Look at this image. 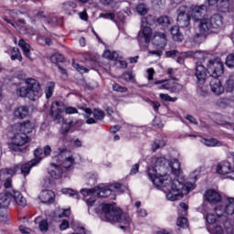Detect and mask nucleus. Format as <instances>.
<instances>
[{
  "label": "nucleus",
  "instance_id": "f257e3e1",
  "mask_svg": "<svg viewBox=\"0 0 234 234\" xmlns=\"http://www.w3.org/2000/svg\"><path fill=\"white\" fill-rule=\"evenodd\" d=\"M154 166H149L147 169V175L151 182L156 187H160L161 190L165 193L166 199L170 202H175L184 198V191L189 193L192 189H195V184L186 182L185 185L178 181V179H173L171 176L165 174H158L160 169H164L167 160L165 157H159L154 159Z\"/></svg>",
  "mask_w": 234,
  "mask_h": 234
},
{
  "label": "nucleus",
  "instance_id": "f03ea898",
  "mask_svg": "<svg viewBox=\"0 0 234 234\" xmlns=\"http://www.w3.org/2000/svg\"><path fill=\"white\" fill-rule=\"evenodd\" d=\"M102 217L106 222H111V224H116L118 222L121 229H127L131 226V218L129 215L123 213L122 209L112 204L102 205Z\"/></svg>",
  "mask_w": 234,
  "mask_h": 234
},
{
  "label": "nucleus",
  "instance_id": "7ed1b4c3",
  "mask_svg": "<svg viewBox=\"0 0 234 234\" xmlns=\"http://www.w3.org/2000/svg\"><path fill=\"white\" fill-rule=\"evenodd\" d=\"M188 56H193L198 61H204L211 78L218 79L224 74V63L220 58L209 59L207 58L209 54L201 51L188 52Z\"/></svg>",
  "mask_w": 234,
  "mask_h": 234
},
{
  "label": "nucleus",
  "instance_id": "20e7f679",
  "mask_svg": "<svg viewBox=\"0 0 234 234\" xmlns=\"http://www.w3.org/2000/svg\"><path fill=\"white\" fill-rule=\"evenodd\" d=\"M16 95L20 98H28L31 101H36L41 96V86L34 79H27L25 83L16 88Z\"/></svg>",
  "mask_w": 234,
  "mask_h": 234
},
{
  "label": "nucleus",
  "instance_id": "39448f33",
  "mask_svg": "<svg viewBox=\"0 0 234 234\" xmlns=\"http://www.w3.org/2000/svg\"><path fill=\"white\" fill-rule=\"evenodd\" d=\"M120 189H122V185L115 183L110 186L100 185L91 189L84 188L80 190V193L83 197L91 195L92 197H98L99 198H107V197L113 195L112 198L114 200V198H116L115 195L116 193H120Z\"/></svg>",
  "mask_w": 234,
  "mask_h": 234
},
{
  "label": "nucleus",
  "instance_id": "423d86ee",
  "mask_svg": "<svg viewBox=\"0 0 234 234\" xmlns=\"http://www.w3.org/2000/svg\"><path fill=\"white\" fill-rule=\"evenodd\" d=\"M52 161L61 165L64 169H72L74 164H76L72 154L65 146L58 148L53 152Z\"/></svg>",
  "mask_w": 234,
  "mask_h": 234
},
{
  "label": "nucleus",
  "instance_id": "0eeeda50",
  "mask_svg": "<svg viewBox=\"0 0 234 234\" xmlns=\"http://www.w3.org/2000/svg\"><path fill=\"white\" fill-rule=\"evenodd\" d=\"M177 25L181 28H187L191 25V7L187 5H180L176 11Z\"/></svg>",
  "mask_w": 234,
  "mask_h": 234
},
{
  "label": "nucleus",
  "instance_id": "6e6552de",
  "mask_svg": "<svg viewBox=\"0 0 234 234\" xmlns=\"http://www.w3.org/2000/svg\"><path fill=\"white\" fill-rule=\"evenodd\" d=\"M34 154H35V159H33L24 165H21V174L24 175V176L30 175V170L32 169V167H36V165L37 164H39V162H41V160H43V155H45L43 154V149H41V148H37L34 151Z\"/></svg>",
  "mask_w": 234,
  "mask_h": 234
},
{
  "label": "nucleus",
  "instance_id": "1a4fd4ad",
  "mask_svg": "<svg viewBox=\"0 0 234 234\" xmlns=\"http://www.w3.org/2000/svg\"><path fill=\"white\" fill-rule=\"evenodd\" d=\"M82 111L86 113V117L88 118L86 120V123L88 125H92V123H96V120H103L105 118V112L100 109H94L93 112L90 110V108L87 107H80Z\"/></svg>",
  "mask_w": 234,
  "mask_h": 234
},
{
  "label": "nucleus",
  "instance_id": "9d476101",
  "mask_svg": "<svg viewBox=\"0 0 234 234\" xmlns=\"http://www.w3.org/2000/svg\"><path fill=\"white\" fill-rule=\"evenodd\" d=\"M141 23H142V30L139 31V34H138L139 45H142L144 41V43H150L151 36H153V29L147 27V18L143 17L141 19Z\"/></svg>",
  "mask_w": 234,
  "mask_h": 234
},
{
  "label": "nucleus",
  "instance_id": "9b49d317",
  "mask_svg": "<svg viewBox=\"0 0 234 234\" xmlns=\"http://www.w3.org/2000/svg\"><path fill=\"white\" fill-rule=\"evenodd\" d=\"M206 14H207V6L205 5H193L190 7V16L196 23L204 19Z\"/></svg>",
  "mask_w": 234,
  "mask_h": 234
},
{
  "label": "nucleus",
  "instance_id": "f8f14e48",
  "mask_svg": "<svg viewBox=\"0 0 234 234\" xmlns=\"http://www.w3.org/2000/svg\"><path fill=\"white\" fill-rule=\"evenodd\" d=\"M26 144H28V135H27V133H19L13 137L10 147L13 151H21L19 148L23 147Z\"/></svg>",
  "mask_w": 234,
  "mask_h": 234
},
{
  "label": "nucleus",
  "instance_id": "ddd939ff",
  "mask_svg": "<svg viewBox=\"0 0 234 234\" xmlns=\"http://www.w3.org/2000/svg\"><path fill=\"white\" fill-rule=\"evenodd\" d=\"M199 36H209V34H215V29H213V26H211V21L209 18H202L197 21Z\"/></svg>",
  "mask_w": 234,
  "mask_h": 234
},
{
  "label": "nucleus",
  "instance_id": "4468645a",
  "mask_svg": "<svg viewBox=\"0 0 234 234\" xmlns=\"http://www.w3.org/2000/svg\"><path fill=\"white\" fill-rule=\"evenodd\" d=\"M195 76L197 78L198 87H200L201 90H204V83H206V80H207V70H206V67L200 64L197 65L196 68Z\"/></svg>",
  "mask_w": 234,
  "mask_h": 234
},
{
  "label": "nucleus",
  "instance_id": "2eb2a0df",
  "mask_svg": "<svg viewBox=\"0 0 234 234\" xmlns=\"http://www.w3.org/2000/svg\"><path fill=\"white\" fill-rule=\"evenodd\" d=\"M205 198L208 204H212L213 206H220L222 203L226 202V200L222 201V196L213 189L206 192Z\"/></svg>",
  "mask_w": 234,
  "mask_h": 234
},
{
  "label": "nucleus",
  "instance_id": "dca6fc26",
  "mask_svg": "<svg viewBox=\"0 0 234 234\" xmlns=\"http://www.w3.org/2000/svg\"><path fill=\"white\" fill-rule=\"evenodd\" d=\"M16 173H21V165H16L14 168H4L0 170V181L5 182L16 175Z\"/></svg>",
  "mask_w": 234,
  "mask_h": 234
},
{
  "label": "nucleus",
  "instance_id": "f3484780",
  "mask_svg": "<svg viewBox=\"0 0 234 234\" xmlns=\"http://www.w3.org/2000/svg\"><path fill=\"white\" fill-rule=\"evenodd\" d=\"M11 202L13 206H19L20 207H27V197L17 190L11 191Z\"/></svg>",
  "mask_w": 234,
  "mask_h": 234
},
{
  "label": "nucleus",
  "instance_id": "a211bd4d",
  "mask_svg": "<svg viewBox=\"0 0 234 234\" xmlns=\"http://www.w3.org/2000/svg\"><path fill=\"white\" fill-rule=\"evenodd\" d=\"M216 172L218 175H221V176H226V175H231V173H234V167L229 161H222L218 164Z\"/></svg>",
  "mask_w": 234,
  "mask_h": 234
},
{
  "label": "nucleus",
  "instance_id": "6ab92c4d",
  "mask_svg": "<svg viewBox=\"0 0 234 234\" xmlns=\"http://www.w3.org/2000/svg\"><path fill=\"white\" fill-rule=\"evenodd\" d=\"M159 89H165V90H168L169 92L179 94V92L184 90V86L174 80H169L166 84L161 85Z\"/></svg>",
  "mask_w": 234,
  "mask_h": 234
},
{
  "label": "nucleus",
  "instance_id": "aec40b11",
  "mask_svg": "<svg viewBox=\"0 0 234 234\" xmlns=\"http://www.w3.org/2000/svg\"><path fill=\"white\" fill-rule=\"evenodd\" d=\"M210 89L216 96H220V94L224 93V86H222V82L218 78L210 79Z\"/></svg>",
  "mask_w": 234,
  "mask_h": 234
},
{
  "label": "nucleus",
  "instance_id": "412c9836",
  "mask_svg": "<svg viewBox=\"0 0 234 234\" xmlns=\"http://www.w3.org/2000/svg\"><path fill=\"white\" fill-rule=\"evenodd\" d=\"M59 165H56V163H51L48 169V175H50L51 178L54 180H59V178L63 176V168Z\"/></svg>",
  "mask_w": 234,
  "mask_h": 234
},
{
  "label": "nucleus",
  "instance_id": "4be33fe9",
  "mask_svg": "<svg viewBox=\"0 0 234 234\" xmlns=\"http://www.w3.org/2000/svg\"><path fill=\"white\" fill-rule=\"evenodd\" d=\"M56 195L54 194V191L51 190H43L38 198L42 202V204H53L54 197Z\"/></svg>",
  "mask_w": 234,
  "mask_h": 234
},
{
  "label": "nucleus",
  "instance_id": "5701e85b",
  "mask_svg": "<svg viewBox=\"0 0 234 234\" xmlns=\"http://www.w3.org/2000/svg\"><path fill=\"white\" fill-rule=\"evenodd\" d=\"M210 21V25L212 26V28L214 29V32H217L218 28L222 27L223 25V17L220 16V14H214L208 18Z\"/></svg>",
  "mask_w": 234,
  "mask_h": 234
},
{
  "label": "nucleus",
  "instance_id": "b1692460",
  "mask_svg": "<svg viewBox=\"0 0 234 234\" xmlns=\"http://www.w3.org/2000/svg\"><path fill=\"white\" fill-rule=\"evenodd\" d=\"M11 202H12L11 191L5 190L0 193V206H2V207H5V209H7Z\"/></svg>",
  "mask_w": 234,
  "mask_h": 234
},
{
  "label": "nucleus",
  "instance_id": "393cba45",
  "mask_svg": "<svg viewBox=\"0 0 234 234\" xmlns=\"http://www.w3.org/2000/svg\"><path fill=\"white\" fill-rule=\"evenodd\" d=\"M218 10L219 12H231L233 6L231 5V0H219L217 4Z\"/></svg>",
  "mask_w": 234,
  "mask_h": 234
},
{
  "label": "nucleus",
  "instance_id": "a878e982",
  "mask_svg": "<svg viewBox=\"0 0 234 234\" xmlns=\"http://www.w3.org/2000/svg\"><path fill=\"white\" fill-rule=\"evenodd\" d=\"M171 36L174 41L180 43L184 41V35L180 32V26H174L171 29Z\"/></svg>",
  "mask_w": 234,
  "mask_h": 234
},
{
  "label": "nucleus",
  "instance_id": "bb28decb",
  "mask_svg": "<svg viewBox=\"0 0 234 234\" xmlns=\"http://www.w3.org/2000/svg\"><path fill=\"white\" fill-rule=\"evenodd\" d=\"M35 224L38 225V229L42 233H47V231H48V220L43 218V217H37L35 218Z\"/></svg>",
  "mask_w": 234,
  "mask_h": 234
},
{
  "label": "nucleus",
  "instance_id": "cd10ccee",
  "mask_svg": "<svg viewBox=\"0 0 234 234\" xmlns=\"http://www.w3.org/2000/svg\"><path fill=\"white\" fill-rule=\"evenodd\" d=\"M154 39L156 42L155 44L157 45V47H161V48H164V47L167 45V37L164 33L155 32Z\"/></svg>",
  "mask_w": 234,
  "mask_h": 234
},
{
  "label": "nucleus",
  "instance_id": "c85d7f7f",
  "mask_svg": "<svg viewBox=\"0 0 234 234\" xmlns=\"http://www.w3.org/2000/svg\"><path fill=\"white\" fill-rule=\"evenodd\" d=\"M200 143L203 144V145H206L207 147H222V145H224L222 142L215 138H211V139L202 138L200 140Z\"/></svg>",
  "mask_w": 234,
  "mask_h": 234
},
{
  "label": "nucleus",
  "instance_id": "c756f323",
  "mask_svg": "<svg viewBox=\"0 0 234 234\" xmlns=\"http://www.w3.org/2000/svg\"><path fill=\"white\" fill-rule=\"evenodd\" d=\"M29 112L28 106H18L15 109L14 114L15 118H18L19 120H23V118H27Z\"/></svg>",
  "mask_w": 234,
  "mask_h": 234
},
{
  "label": "nucleus",
  "instance_id": "7c9ffc66",
  "mask_svg": "<svg viewBox=\"0 0 234 234\" xmlns=\"http://www.w3.org/2000/svg\"><path fill=\"white\" fill-rule=\"evenodd\" d=\"M170 167L172 169L173 175H175L176 176H179V175L182 173L180 161H178L177 159H174L171 161Z\"/></svg>",
  "mask_w": 234,
  "mask_h": 234
},
{
  "label": "nucleus",
  "instance_id": "2f4dec72",
  "mask_svg": "<svg viewBox=\"0 0 234 234\" xmlns=\"http://www.w3.org/2000/svg\"><path fill=\"white\" fill-rule=\"evenodd\" d=\"M20 131L24 134H30V133H32V131H34V124L32 122H30V121H26L21 123Z\"/></svg>",
  "mask_w": 234,
  "mask_h": 234
},
{
  "label": "nucleus",
  "instance_id": "473e14b6",
  "mask_svg": "<svg viewBox=\"0 0 234 234\" xmlns=\"http://www.w3.org/2000/svg\"><path fill=\"white\" fill-rule=\"evenodd\" d=\"M54 218H65L70 217V209L57 208L53 213Z\"/></svg>",
  "mask_w": 234,
  "mask_h": 234
},
{
  "label": "nucleus",
  "instance_id": "72a5a7b5",
  "mask_svg": "<svg viewBox=\"0 0 234 234\" xmlns=\"http://www.w3.org/2000/svg\"><path fill=\"white\" fill-rule=\"evenodd\" d=\"M18 46L22 48L24 56L30 59V44L25 42L23 38L18 41Z\"/></svg>",
  "mask_w": 234,
  "mask_h": 234
},
{
  "label": "nucleus",
  "instance_id": "f704fd0d",
  "mask_svg": "<svg viewBox=\"0 0 234 234\" xmlns=\"http://www.w3.org/2000/svg\"><path fill=\"white\" fill-rule=\"evenodd\" d=\"M50 116L53 118V122L55 123H58L59 125H61V123L66 121L65 118H63L61 115V112L58 111L51 110Z\"/></svg>",
  "mask_w": 234,
  "mask_h": 234
},
{
  "label": "nucleus",
  "instance_id": "c9c22d12",
  "mask_svg": "<svg viewBox=\"0 0 234 234\" xmlns=\"http://www.w3.org/2000/svg\"><path fill=\"white\" fill-rule=\"evenodd\" d=\"M162 147H165V139H156L152 145V151L156 153L158 149H162Z\"/></svg>",
  "mask_w": 234,
  "mask_h": 234
},
{
  "label": "nucleus",
  "instance_id": "e433bc0d",
  "mask_svg": "<svg viewBox=\"0 0 234 234\" xmlns=\"http://www.w3.org/2000/svg\"><path fill=\"white\" fill-rule=\"evenodd\" d=\"M56 87V84L54 82H48L46 86V98L48 100L52 98V94H54V89Z\"/></svg>",
  "mask_w": 234,
  "mask_h": 234
},
{
  "label": "nucleus",
  "instance_id": "4c0bfd02",
  "mask_svg": "<svg viewBox=\"0 0 234 234\" xmlns=\"http://www.w3.org/2000/svg\"><path fill=\"white\" fill-rule=\"evenodd\" d=\"M11 59L12 61H16V59H18V61H23V56H21V51H19V48H13L11 51Z\"/></svg>",
  "mask_w": 234,
  "mask_h": 234
},
{
  "label": "nucleus",
  "instance_id": "58836bf2",
  "mask_svg": "<svg viewBox=\"0 0 234 234\" xmlns=\"http://www.w3.org/2000/svg\"><path fill=\"white\" fill-rule=\"evenodd\" d=\"M225 89L227 92H233L234 90V76H229L225 82Z\"/></svg>",
  "mask_w": 234,
  "mask_h": 234
},
{
  "label": "nucleus",
  "instance_id": "ea45409f",
  "mask_svg": "<svg viewBox=\"0 0 234 234\" xmlns=\"http://www.w3.org/2000/svg\"><path fill=\"white\" fill-rule=\"evenodd\" d=\"M103 58L110 59V61H114L118 59V53L116 51L111 52V50L107 49L103 53Z\"/></svg>",
  "mask_w": 234,
  "mask_h": 234
},
{
  "label": "nucleus",
  "instance_id": "a19ab883",
  "mask_svg": "<svg viewBox=\"0 0 234 234\" xmlns=\"http://www.w3.org/2000/svg\"><path fill=\"white\" fill-rule=\"evenodd\" d=\"M60 128L61 134H67L70 131V127H72V122L66 120L64 122H62Z\"/></svg>",
  "mask_w": 234,
  "mask_h": 234
},
{
  "label": "nucleus",
  "instance_id": "79ce46f5",
  "mask_svg": "<svg viewBox=\"0 0 234 234\" xmlns=\"http://www.w3.org/2000/svg\"><path fill=\"white\" fill-rule=\"evenodd\" d=\"M51 62L55 63V65H58V63H64L65 62V57L59 53H55L50 58Z\"/></svg>",
  "mask_w": 234,
  "mask_h": 234
},
{
  "label": "nucleus",
  "instance_id": "37998d69",
  "mask_svg": "<svg viewBox=\"0 0 234 234\" xmlns=\"http://www.w3.org/2000/svg\"><path fill=\"white\" fill-rule=\"evenodd\" d=\"M5 207H3L2 205H0V222H3L4 224H8L10 222V219L8 218V215L5 213Z\"/></svg>",
  "mask_w": 234,
  "mask_h": 234
},
{
  "label": "nucleus",
  "instance_id": "c03bdc74",
  "mask_svg": "<svg viewBox=\"0 0 234 234\" xmlns=\"http://www.w3.org/2000/svg\"><path fill=\"white\" fill-rule=\"evenodd\" d=\"M74 8H76V4L74 2L64 3V10H66V12H69V15H72V12H76Z\"/></svg>",
  "mask_w": 234,
  "mask_h": 234
},
{
  "label": "nucleus",
  "instance_id": "a18cd8bd",
  "mask_svg": "<svg viewBox=\"0 0 234 234\" xmlns=\"http://www.w3.org/2000/svg\"><path fill=\"white\" fill-rule=\"evenodd\" d=\"M136 10L140 16H145L149 12V7L145 4H139Z\"/></svg>",
  "mask_w": 234,
  "mask_h": 234
},
{
  "label": "nucleus",
  "instance_id": "49530a36",
  "mask_svg": "<svg viewBox=\"0 0 234 234\" xmlns=\"http://www.w3.org/2000/svg\"><path fill=\"white\" fill-rule=\"evenodd\" d=\"M159 97L161 98V100H163L164 101H172V103H175V101H177L178 98L176 97H171L169 96V94H165V93H161L159 95Z\"/></svg>",
  "mask_w": 234,
  "mask_h": 234
},
{
  "label": "nucleus",
  "instance_id": "de8ad7c7",
  "mask_svg": "<svg viewBox=\"0 0 234 234\" xmlns=\"http://www.w3.org/2000/svg\"><path fill=\"white\" fill-rule=\"evenodd\" d=\"M157 22L163 27H169V24L171 23V18H169V16H161L157 19Z\"/></svg>",
  "mask_w": 234,
  "mask_h": 234
},
{
  "label": "nucleus",
  "instance_id": "09e8293b",
  "mask_svg": "<svg viewBox=\"0 0 234 234\" xmlns=\"http://www.w3.org/2000/svg\"><path fill=\"white\" fill-rule=\"evenodd\" d=\"M61 192L63 193V195H69V197H80L78 195V192H76L74 189L72 188H62Z\"/></svg>",
  "mask_w": 234,
  "mask_h": 234
},
{
  "label": "nucleus",
  "instance_id": "8fccbe9b",
  "mask_svg": "<svg viewBox=\"0 0 234 234\" xmlns=\"http://www.w3.org/2000/svg\"><path fill=\"white\" fill-rule=\"evenodd\" d=\"M226 65L229 69H234V55L229 54L226 58Z\"/></svg>",
  "mask_w": 234,
  "mask_h": 234
},
{
  "label": "nucleus",
  "instance_id": "3c124183",
  "mask_svg": "<svg viewBox=\"0 0 234 234\" xmlns=\"http://www.w3.org/2000/svg\"><path fill=\"white\" fill-rule=\"evenodd\" d=\"M46 20L48 23V25H51L52 27H56V25H58V16L54 15L47 16Z\"/></svg>",
  "mask_w": 234,
  "mask_h": 234
},
{
  "label": "nucleus",
  "instance_id": "603ef678",
  "mask_svg": "<svg viewBox=\"0 0 234 234\" xmlns=\"http://www.w3.org/2000/svg\"><path fill=\"white\" fill-rule=\"evenodd\" d=\"M99 17L102 19H110L111 21H114V14L113 13H101Z\"/></svg>",
  "mask_w": 234,
  "mask_h": 234
},
{
  "label": "nucleus",
  "instance_id": "864d4df0",
  "mask_svg": "<svg viewBox=\"0 0 234 234\" xmlns=\"http://www.w3.org/2000/svg\"><path fill=\"white\" fill-rule=\"evenodd\" d=\"M72 65H73L74 69H76V70H78V72H80V74H85V72H89L88 69H86L83 66H80V64H76L73 62Z\"/></svg>",
  "mask_w": 234,
  "mask_h": 234
},
{
  "label": "nucleus",
  "instance_id": "5fc2aeb1",
  "mask_svg": "<svg viewBox=\"0 0 234 234\" xmlns=\"http://www.w3.org/2000/svg\"><path fill=\"white\" fill-rule=\"evenodd\" d=\"M179 228H187V218H179L176 222Z\"/></svg>",
  "mask_w": 234,
  "mask_h": 234
},
{
  "label": "nucleus",
  "instance_id": "6e6d98bb",
  "mask_svg": "<svg viewBox=\"0 0 234 234\" xmlns=\"http://www.w3.org/2000/svg\"><path fill=\"white\" fill-rule=\"evenodd\" d=\"M4 186L5 188V191H14V189H12V178L4 181Z\"/></svg>",
  "mask_w": 234,
  "mask_h": 234
},
{
  "label": "nucleus",
  "instance_id": "4d7b16f0",
  "mask_svg": "<svg viewBox=\"0 0 234 234\" xmlns=\"http://www.w3.org/2000/svg\"><path fill=\"white\" fill-rule=\"evenodd\" d=\"M112 89L115 90V92H127V88L122 87L119 84H114Z\"/></svg>",
  "mask_w": 234,
  "mask_h": 234
},
{
  "label": "nucleus",
  "instance_id": "13d9d810",
  "mask_svg": "<svg viewBox=\"0 0 234 234\" xmlns=\"http://www.w3.org/2000/svg\"><path fill=\"white\" fill-rule=\"evenodd\" d=\"M200 168H197L192 172V174L190 175V178L193 180V182L197 180V176L200 175Z\"/></svg>",
  "mask_w": 234,
  "mask_h": 234
},
{
  "label": "nucleus",
  "instance_id": "bf43d9fd",
  "mask_svg": "<svg viewBox=\"0 0 234 234\" xmlns=\"http://www.w3.org/2000/svg\"><path fill=\"white\" fill-rule=\"evenodd\" d=\"M19 231H21L23 234H30L32 233V229L27 228V227H25L23 225H20L19 228H18Z\"/></svg>",
  "mask_w": 234,
  "mask_h": 234
},
{
  "label": "nucleus",
  "instance_id": "052dcab7",
  "mask_svg": "<svg viewBox=\"0 0 234 234\" xmlns=\"http://www.w3.org/2000/svg\"><path fill=\"white\" fill-rule=\"evenodd\" d=\"M122 80H125L126 81H134V76L129 72L123 73Z\"/></svg>",
  "mask_w": 234,
  "mask_h": 234
},
{
  "label": "nucleus",
  "instance_id": "680f3d73",
  "mask_svg": "<svg viewBox=\"0 0 234 234\" xmlns=\"http://www.w3.org/2000/svg\"><path fill=\"white\" fill-rule=\"evenodd\" d=\"M51 153H52V148L50 147V145L44 146V149H43L44 156H50Z\"/></svg>",
  "mask_w": 234,
  "mask_h": 234
},
{
  "label": "nucleus",
  "instance_id": "e2e57ef3",
  "mask_svg": "<svg viewBox=\"0 0 234 234\" xmlns=\"http://www.w3.org/2000/svg\"><path fill=\"white\" fill-rule=\"evenodd\" d=\"M69 228V220L64 219L62 223L59 225L60 231H65V229H68Z\"/></svg>",
  "mask_w": 234,
  "mask_h": 234
},
{
  "label": "nucleus",
  "instance_id": "0e129e2a",
  "mask_svg": "<svg viewBox=\"0 0 234 234\" xmlns=\"http://www.w3.org/2000/svg\"><path fill=\"white\" fill-rule=\"evenodd\" d=\"M147 74H148V77H147L148 81H152V80L154 76V69H153V68L148 69Z\"/></svg>",
  "mask_w": 234,
  "mask_h": 234
},
{
  "label": "nucleus",
  "instance_id": "69168bd1",
  "mask_svg": "<svg viewBox=\"0 0 234 234\" xmlns=\"http://www.w3.org/2000/svg\"><path fill=\"white\" fill-rule=\"evenodd\" d=\"M66 114H76L78 112V110L74 107H68L65 109Z\"/></svg>",
  "mask_w": 234,
  "mask_h": 234
},
{
  "label": "nucleus",
  "instance_id": "338daca9",
  "mask_svg": "<svg viewBox=\"0 0 234 234\" xmlns=\"http://www.w3.org/2000/svg\"><path fill=\"white\" fill-rule=\"evenodd\" d=\"M139 169H140V165L135 164V165L131 168L130 174H131V175H136V173H138Z\"/></svg>",
  "mask_w": 234,
  "mask_h": 234
},
{
  "label": "nucleus",
  "instance_id": "774afa93",
  "mask_svg": "<svg viewBox=\"0 0 234 234\" xmlns=\"http://www.w3.org/2000/svg\"><path fill=\"white\" fill-rule=\"evenodd\" d=\"M137 216L138 217H147V211L145 210V209H144V208H139L138 210H137Z\"/></svg>",
  "mask_w": 234,
  "mask_h": 234
}]
</instances>
